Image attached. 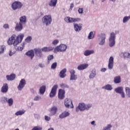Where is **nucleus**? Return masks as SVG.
<instances>
[{"label":"nucleus","instance_id":"obj_1","mask_svg":"<svg viewBox=\"0 0 130 130\" xmlns=\"http://www.w3.org/2000/svg\"><path fill=\"white\" fill-rule=\"evenodd\" d=\"M16 35H13L8 40L7 43L8 45H14L15 47L17 45H19L22 42L23 38H24V35L20 34L16 38Z\"/></svg>","mask_w":130,"mask_h":130},{"label":"nucleus","instance_id":"obj_2","mask_svg":"<svg viewBox=\"0 0 130 130\" xmlns=\"http://www.w3.org/2000/svg\"><path fill=\"white\" fill-rule=\"evenodd\" d=\"M116 38V35L115 32H112L110 33L109 38V45L110 47H113L115 45V39Z\"/></svg>","mask_w":130,"mask_h":130},{"label":"nucleus","instance_id":"obj_3","mask_svg":"<svg viewBox=\"0 0 130 130\" xmlns=\"http://www.w3.org/2000/svg\"><path fill=\"white\" fill-rule=\"evenodd\" d=\"M42 20L44 25L49 26L51 24V22H52V18H51V15H45L42 18Z\"/></svg>","mask_w":130,"mask_h":130},{"label":"nucleus","instance_id":"obj_4","mask_svg":"<svg viewBox=\"0 0 130 130\" xmlns=\"http://www.w3.org/2000/svg\"><path fill=\"white\" fill-rule=\"evenodd\" d=\"M68 48V46L65 44H60L59 46L56 47L53 51L54 53H57V52H64L67 50V48Z\"/></svg>","mask_w":130,"mask_h":130},{"label":"nucleus","instance_id":"obj_5","mask_svg":"<svg viewBox=\"0 0 130 130\" xmlns=\"http://www.w3.org/2000/svg\"><path fill=\"white\" fill-rule=\"evenodd\" d=\"M105 39H106V34L105 33H102L101 35H99L98 39L99 45H105Z\"/></svg>","mask_w":130,"mask_h":130},{"label":"nucleus","instance_id":"obj_6","mask_svg":"<svg viewBox=\"0 0 130 130\" xmlns=\"http://www.w3.org/2000/svg\"><path fill=\"white\" fill-rule=\"evenodd\" d=\"M23 7V4L20 2H15L12 3L11 7L13 11H16V10H20Z\"/></svg>","mask_w":130,"mask_h":130},{"label":"nucleus","instance_id":"obj_7","mask_svg":"<svg viewBox=\"0 0 130 130\" xmlns=\"http://www.w3.org/2000/svg\"><path fill=\"white\" fill-rule=\"evenodd\" d=\"M57 88H58V86L57 85H54L51 88V90L49 94V96L50 98H53L55 95H56V91L57 90Z\"/></svg>","mask_w":130,"mask_h":130},{"label":"nucleus","instance_id":"obj_8","mask_svg":"<svg viewBox=\"0 0 130 130\" xmlns=\"http://www.w3.org/2000/svg\"><path fill=\"white\" fill-rule=\"evenodd\" d=\"M64 105L67 108H73L74 105L73 104V101L70 99H66L64 100Z\"/></svg>","mask_w":130,"mask_h":130},{"label":"nucleus","instance_id":"obj_9","mask_svg":"<svg viewBox=\"0 0 130 130\" xmlns=\"http://www.w3.org/2000/svg\"><path fill=\"white\" fill-rule=\"evenodd\" d=\"M119 56L124 59H130V53L126 51L121 52L119 54Z\"/></svg>","mask_w":130,"mask_h":130},{"label":"nucleus","instance_id":"obj_10","mask_svg":"<svg viewBox=\"0 0 130 130\" xmlns=\"http://www.w3.org/2000/svg\"><path fill=\"white\" fill-rule=\"evenodd\" d=\"M49 116H53L56 114L57 112V107L54 106H52L51 108L49 109Z\"/></svg>","mask_w":130,"mask_h":130},{"label":"nucleus","instance_id":"obj_11","mask_svg":"<svg viewBox=\"0 0 130 130\" xmlns=\"http://www.w3.org/2000/svg\"><path fill=\"white\" fill-rule=\"evenodd\" d=\"M26 85V80L24 79H22L19 82V84L17 87L18 91H22L23 88Z\"/></svg>","mask_w":130,"mask_h":130},{"label":"nucleus","instance_id":"obj_12","mask_svg":"<svg viewBox=\"0 0 130 130\" xmlns=\"http://www.w3.org/2000/svg\"><path fill=\"white\" fill-rule=\"evenodd\" d=\"M114 63V58L111 56L109 59L108 69L109 70H112L113 69V64Z\"/></svg>","mask_w":130,"mask_h":130},{"label":"nucleus","instance_id":"obj_13","mask_svg":"<svg viewBox=\"0 0 130 130\" xmlns=\"http://www.w3.org/2000/svg\"><path fill=\"white\" fill-rule=\"evenodd\" d=\"M85 103H79L78 106L76 109V111L79 112V111H85Z\"/></svg>","mask_w":130,"mask_h":130},{"label":"nucleus","instance_id":"obj_14","mask_svg":"<svg viewBox=\"0 0 130 130\" xmlns=\"http://www.w3.org/2000/svg\"><path fill=\"white\" fill-rule=\"evenodd\" d=\"M9 91V85L8 83L3 84V86L1 88L2 93H8Z\"/></svg>","mask_w":130,"mask_h":130},{"label":"nucleus","instance_id":"obj_15","mask_svg":"<svg viewBox=\"0 0 130 130\" xmlns=\"http://www.w3.org/2000/svg\"><path fill=\"white\" fill-rule=\"evenodd\" d=\"M15 30L17 32H20L23 30V24L22 23H16V26L15 27Z\"/></svg>","mask_w":130,"mask_h":130},{"label":"nucleus","instance_id":"obj_16","mask_svg":"<svg viewBox=\"0 0 130 130\" xmlns=\"http://www.w3.org/2000/svg\"><path fill=\"white\" fill-rule=\"evenodd\" d=\"M66 93V91L64 90L60 89L58 90V97L59 99H60L61 100L62 99H63L64 98V94Z\"/></svg>","mask_w":130,"mask_h":130},{"label":"nucleus","instance_id":"obj_17","mask_svg":"<svg viewBox=\"0 0 130 130\" xmlns=\"http://www.w3.org/2000/svg\"><path fill=\"white\" fill-rule=\"evenodd\" d=\"M74 28L76 32H80V31L82 30V24L80 23L78 24L77 23H74Z\"/></svg>","mask_w":130,"mask_h":130},{"label":"nucleus","instance_id":"obj_18","mask_svg":"<svg viewBox=\"0 0 130 130\" xmlns=\"http://www.w3.org/2000/svg\"><path fill=\"white\" fill-rule=\"evenodd\" d=\"M35 51L38 57H42V56H43V54H42V50H41V49H35Z\"/></svg>","mask_w":130,"mask_h":130},{"label":"nucleus","instance_id":"obj_19","mask_svg":"<svg viewBox=\"0 0 130 130\" xmlns=\"http://www.w3.org/2000/svg\"><path fill=\"white\" fill-rule=\"evenodd\" d=\"M88 67H89V64L87 63L81 64L78 66L77 70L78 71H83V70H86Z\"/></svg>","mask_w":130,"mask_h":130},{"label":"nucleus","instance_id":"obj_20","mask_svg":"<svg viewBox=\"0 0 130 130\" xmlns=\"http://www.w3.org/2000/svg\"><path fill=\"white\" fill-rule=\"evenodd\" d=\"M25 55L28 56V57H30V59H33L35 56L34 51L33 50H29L25 53Z\"/></svg>","mask_w":130,"mask_h":130},{"label":"nucleus","instance_id":"obj_21","mask_svg":"<svg viewBox=\"0 0 130 130\" xmlns=\"http://www.w3.org/2000/svg\"><path fill=\"white\" fill-rule=\"evenodd\" d=\"M41 49L43 52H49V51L53 50L54 48L52 47H44Z\"/></svg>","mask_w":130,"mask_h":130},{"label":"nucleus","instance_id":"obj_22","mask_svg":"<svg viewBox=\"0 0 130 130\" xmlns=\"http://www.w3.org/2000/svg\"><path fill=\"white\" fill-rule=\"evenodd\" d=\"M6 79L7 81H14L16 79V75L11 74L10 75H7Z\"/></svg>","mask_w":130,"mask_h":130},{"label":"nucleus","instance_id":"obj_23","mask_svg":"<svg viewBox=\"0 0 130 130\" xmlns=\"http://www.w3.org/2000/svg\"><path fill=\"white\" fill-rule=\"evenodd\" d=\"M102 89L106 90L107 91H111L113 89V87L110 84H107L102 87Z\"/></svg>","mask_w":130,"mask_h":130},{"label":"nucleus","instance_id":"obj_24","mask_svg":"<svg viewBox=\"0 0 130 130\" xmlns=\"http://www.w3.org/2000/svg\"><path fill=\"white\" fill-rule=\"evenodd\" d=\"M66 73H67V69H63L60 72L59 76L62 79H63V78H66V77H67V74Z\"/></svg>","mask_w":130,"mask_h":130},{"label":"nucleus","instance_id":"obj_25","mask_svg":"<svg viewBox=\"0 0 130 130\" xmlns=\"http://www.w3.org/2000/svg\"><path fill=\"white\" fill-rule=\"evenodd\" d=\"M69 115H70V113H69V112H64L59 115V118L62 119V118L67 117V116H69Z\"/></svg>","mask_w":130,"mask_h":130},{"label":"nucleus","instance_id":"obj_26","mask_svg":"<svg viewBox=\"0 0 130 130\" xmlns=\"http://www.w3.org/2000/svg\"><path fill=\"white\" fill-rule=\"evenodd\" d=\"M26 20H27V18L25 16H21L19 18V21H20L19 23L22 24H26V22H27Z\"/></svg>","mask_w":130,"mask_h":130},{"label":"nucleus","instance_id":"obj_27","mask_svg":"<svg viewBox=\"0 0 130 130\" xmlns=\"http://www.w3.org/2000/svg\"><path fill=\"white\" fill-rule=\"evenodd\" d=\"M96 75H97V71H96V70H92L89 76V78L94 79V78L96 77Z\"/></svg>","mask_w":130,"mask_h":130},{"label":"nucleus","instance_id":"obj_28","mask_svg":"<svg viewBox=\"0 0 130 130\" xmlns=\"http://www.w3.org/2000/svg\"><path fill=\"white\" fill-rule=\"evenodd\" d=\"M94 52V50H86L84 51V55L85 56H89V55H91V54H93Z\"/></svg>","mask_w":130,"mask_h":130},{"label":"nucleus","instance_id":"obj_29","mask_svg":"<svg viewBox=\"0 0 130 130\" xmlns=\"http://www.w3.org/2000/svg\"><path fill=\"white\" fill-rule=\"evenodd\" d=\"M114 82L115 84H119L121 82V78L120 76H116L114 78Z\"/></svg>","mask_w":130,"mask_h":130},{"label":"nucleus","instance_id":"obj_30","mask_svg":"<svg viewBox=\"0 0 130 130\" xmlns=\"http://www.w3.org/2000/svg\"><path fill=\"white\" fill-rule=\"evenodd\" d=\"M25 112H26V110L24 109L20 110L16 112L15 113V115H16V116H21V115H23V114H25Z\"/></svg>","mask_w":130,"mask_h":130},{"label":"nucleus","instance_id":"obj_31","mask_svg":"<svg viewBox=\"0 0 130 130\" xmlns=\"http://www.w3.org/2000/svg\"><path fill=\"white\" fill-rule=\"evenodd\" d=\"M45 91H46V86L45 85H43L40 88L39 92L42 95L45 93Z\"/></svg>","mask_w":130,"mask_h":130},{"label":"nucleus","instance_id":"obj_32","mask_svg":"<svg viewBox=\"0 0 130 130\" xmlns=\"http://www.w3.org/2000/svg\"><path fill=\"white\" fill-rule=\"evenodd\" d=\"M56 4H57V0H51L49 3V6L50 7H56Z\"/></svg>","mask_w":130,"mask_h":130},{"label":"nucleus","instance_id":"obj_33","mask_svg":"<svg viewBox=\"0 0 130 130\" xmlns=\"http://www.w3.org/2000/svg\"><path fill=\"white\" fill-rule=\"evenodd\" d=\"M114 91L115 92H116V93H117L118 94H120V93H121V92L123 91V87L121 86H119L115 88Z\"/></svg>","mask_w":130,"mask_h":130},{"label":"nucleus","instance_id":"obj_34","mask_svg":"<svg viewBox=\"0 0 130 130\" xmlns=\"http://www.w3.org/2000/svg\"><path fill=\"white\" fill-rule=\"evenodd\" d=\"M8 102V98L6 96H2L0 98V102L2 103V104H5V103H7Z\"/></svg>","mask_w":130,"mask_h":130},{"label":"nucleus","instance_id":"obj_35","mask_svg":"<svg viewBox=\"0 0 130 130\" xmlns=\"http://www.w3.org/2000/svg\"><path fill=\"white\" fill-rule=\"evenodd\" d=\"M59 86L60 88H62V89H69L70 88V86H69V85L63 83H61L59 85Z\"/></svg>","mask_w":130,"mask_h":130},{"label":"nucleus","instance_id":"obj_36","mask_svg":"<svg viewBox=\"0 0 130 130\" xmlns=\"http://www.w3.org/2000/svg\"><path fill=\"white\" fill-rule=\"evenodd\" d=\"M6 103L8 104L9 106H12L14 104V100L13 98L8 99Z\"/></svg>","mask_w":130,"mask_h":130},{"label":"nucleus","instance_id":"obj_37","mask_svg":"<svg viewBox=\"0 0 130 130\" xmlns=\"http://www.w3.org/2000/svg\"><path fill=\"white\" fill-rule=\"evenodd\" d=\"M92 106H93V105L92 104H85V110H89Z\"/></svg>","mask_w":130,"mask_h":130},{"label":"nucleus","instance_id":"obj_38","mask_svg":"<svg viewBox=\"0 0 130 130\" xmlns=\"http://www.w3.org/2000/svg\"><path fill=\"white\" fill-rule=\"evenodd\" d=\"M5 49H6V46H0V54H3V53H4L5 52Z\"/></svg>","mask_w":130,"mask_h":130},{"label":"nucleus","instance_id":"obj_39","mask_svg":"<svg viewBox=\"0 0 130 130\" xmlns=\"http://www.w3.org/2000/svg\"><path fill=\"white\" fill-rule=\"evenodd\" d=\"M76 80H78V77L76 75H72L70 76V81H76Z\"/></svg>","mask_w":130,"mask_h":130},{"label":"nucleus","instance_id":"obj_40","mask_svg":"<svg viewBox=\"0 0 130 130\" xmlns=\"http://www.w3.org/2000/svg\"><path fill=\"white\" fill-rule=\"evenodd\" d=\"M125 92H126V95L128 96L129 98H130V88L125 87Z\"/></svg>","mask_w":130,"mask_h":130},{"label":"nucleus","instance_id":"obj_41","mask_svg":"<svg viewBox=\"0 0 130 130\" xmlns=\"http://www.w3.org/2000/svg\"><path fill=\"white\" fill-rule=\"evenodd\" d=\"M112 125L111 124H108L106 126L104 127L102 130H111Z\"/></svg>","mask_w":130,"mask_h":130},{"label":"nucleus","instance_id":"obj_42","mask_svg":"<svg viewBox=\"0 0 130 130\" xmlns=\"http://www.w3.org/2000/svg\"><path fill=\"white\" fill-rule=\"evenodd\" d=\"M56 67H57V63L55 62L51 66V70H55V69H56Z\"/></svg>","mask_w":130,"mask_h":130},{"label":"nucleus","instance_id":"obj_43","mask_svg":"<svg viewBox=\"0 0 130 130\" xmlns=\"http://www.w3.org/2000/svg\"><path fill=\"white\" fill-rule=\"evenodd\" d=\"M31 40H32V37L31 36H28L25 39V41L26 42H27V43H30Z\"/></svg>","mask_w":130,"mask_h":130},{"label":"nucleus","instance_id":"obj_44","mask_svg":"<svg viewBox=\"0 0 130 130\" xmlns=\"http://www.w3.org/2000/svg\"><path fill=\"white\" fill-rule=\"evenodd\" d=\"M41 100V96L40 95H37L34 98V101H40Z\"/></svg>","mask_w":130,"mask_h":130},{"label":"nucleus","instance_id":"obj_45","mask_svg":"<svg viewBox=\"0 0 130 130\" xmlns=\"http://www.w3.org/2000/svg\"><path fill=\"white\" fill-rule=\"evenodd\" d=\"M88 39H94V36L93 35V31H91L88 36Z\"/></svg>","mask_w":130,"mask_h":130},{"label":"nucleus","instance_id":"obj_46","mask_svg":"<svg viewBox=\"0 0 130 130\" xmlns=\"http://www.w3.org/2000/svg\"><path fill=\"white\" fill-rule=\"evenodd\" d=\"M129 16H125L123 18V23H126L128 20H129Z\"/></svg>","mask_w":130,"mask_h":130},{"label":"nucleus","instance_id":"obj_47","mask_svg":"<svg viewBox=\"0 0 130 130\" xmlns=\"http://www.w3.org/2000/svg\"><path fill=\"white\" fill-rule=\"evenodd\" d=\"M16 51H22L23 50V47H17L15 48Z\"/></svg>","mask_w":130,"mask_h":130},{"label":"nucleus","instance_id":"obj_48","mask_svg":"<svg viewBox=\"0 0 130 130\" xmlns=\"http://www.w3.org/2000/svg\"><path fill=\"white\" fill-rule=\"evenodd\" d=\"M58 42H59V41H58V40H55L52 42V44L53 45H57Z\"/></svg>","mask_w":130,"mask_h":130},{"label":"nucleus","instance_id":"obj_49","mask_svg":"<svg viewBox=\"0 0 130 130\" xmlns=\"http://www.w3.org/2000/svg\"><path fill=\"white\" fill-rule=\"evenodd\" d=\"M53 55H49L48 56L47 58L48 60H52V59H53Z\"/></svg>","mask_w":130,"mask_h":130},{"label":"nucleus","instance_id":"obj_50","mask_svg":"<svg viewBox=\"0 0 130 130\" xmlns=\"http://www.w3.org/2000/svg\"><path fill=\"white\" fill-rule=\"evenodd\" d=\"M91 125H92V126H93V127H95V126H96L97 125V124H96V121H95V120H93L92 121H91L90 122Z\"/></svg>","mask_w":130,"mask_h":130},{"label":"nucleus","instance_id":"obj_51","mask_svg":"<svg viewBox=\"0 0 130 130\" xmlns=\"http://www.w3.org/2000/svg\"><path fill=\"white\" fill-rule=\"evenodd\" d=\"M121 96L122 97V98H125V93H124V91L121 92V93H120Z\"/></svg>","mask_w":130,"mask_h":130},{"label":"nucleus","instance_id":"obj_52","mask_svg":"<svg viewBox=\"0 0 130 130\" xmlns=\"http://www.w3.org/2000/svg\"><path fill=\"white\" fill-rule=\"evenodd\" d=\"M64 21L67 23H70V17H66L64 18Z\"/></svg>","mask_w":130,"mask_h":130},{"label":"nucleus","instance_id":"obj_53","mask_svg":"<svg viewBox=\"0 0 130 130\" xmlns=\"http://www.w3.org/2000/svg\"><path fill=\"white\" fill-rule=\"evenodd\" d=\"M78 21H81V19L73 18V23H75V22H78Z\"/></svg>","mask_w":130,"mask_h":130},{"label":"nucleus","instance_id":"obj_54","mask_svg":"<svg viewBox=\"0 0 130 130\" xmlns=\"http://www.w3.org/2000/svg\"><path fill=\"white\" fill-rule=\"evenodd\" d=\"M3 28L4 29H9L10 27H9V24H5L3 25Z\"/></svg>","mask_w":130,"mask_h":130},{"label":"nucleus","instance_id":"obj_55","mask_svg":"<svg viewBox=\"0 0 130 130\" xmlns=\"http://www.w3.org/2000/svg\"><path fill=\"white\" fill-rule=\"evenodd\" d=\"M75 74H76V71L75 70H70L71 76H72L73 75H75Z\"/></svg>","mask_w":130,"mask_h":130},{"label":"nucleus","instance_id":"obj_56","mask_svg":"<svg viewBox=\"0 0 130 130\" xmlns=\"http://www.w3.org/2000/svg\"><path fill=\"white\" fill-rule=\"evenodd\" d=\"M75 7V5H74V3H72L70 4V8L69 9V11H72L73 10V8Z\"/></svg>","mask_w":130,"mask_h":130},{"label":"nucleus","instance_id":"obj_57","mask_svg":"<svg viewBox=\"0 0 130 130\" xmlns=\"http://www.w3.org/2000/svg\"><path fill=\"white\" fill-rule=\"evenodd\" d=\"M83 8H79L78 9V13L79 14H83Z\"/></svg>","mask_w":130,"mask_h":130},{"label":"nucleus","instance_id":"obj_58","mask_svg":"<svg viewBox=\"0 0 130 130\" xmlns=\"http://www.w3.org/2000/svg\"><path fill=\"white\" fill-rule=\"evenodd\" d=\"M45 120H46L47 121H49V120H50V117H48V116H45Z\"/></svg>","mask_w":130,"mask_h":130},{"label":"nucleus","instance_id":"obj_59","mask_svg":"<svg viewBox=\"0 0 130 130\" xmlns=\"http://www.w3.org/2000/svg\"><path fill=\"white\" fill-rule=\"evenodd\" d=\"M69 23H74V18L69 17Z\"/></svg>","mask_w":130,"mask_h":130},{"label":"nucleus","instance_id":"obj_60","mask_svg":"<svg viewBox=\"0 0 130 130\" xmlns=\"http://www.w3.org/2000/svg\"><path fill=\"white\" fill-rule=\"evenodd\" d=\"M39 67L40 68H41V69H43V68L45 67V65L44 64H42V63H40L39 64Z\"/></svg>","mask_w":130,"mask_h":130},{"label":"nucleus","instance_id":"obj_61","mask_svg":"<svg viewBox=\"0 0 130 130\" xmlns=\"http://www.w3.org/2000/svg\"><path fill=\"white\" fill-rule=\"evenodd\" d=\"M35 117L37 119H39V118H40V116L39 114H35Z\"/></svg>","mask_w":130,"mask_h":130},{"label":"nucleus","instance_id":"obj_62","mask_svg":"<svg viewBox=\"0 0 130 130\" xmlns=\"http://www.w3.org/2000/svg\"><path fill=\"white\" fill-rule=\"evenodd\" d=\"M107 70L106 68H102L101 72H102V73H105V71H107Z\"/></svg>","mask_w":130,"mask_h":130},{"label":"nucleus","instance_id":"obj_63","mask_svg":"<svg viewBox=\"0 0 130 130\" xmlns=\"http://www.w3.org/2000/svg\"><path fill=\"white\" fill-rule=\"evenodd\" d=\"M9 54L10 56H12V55L15 54V52H12V51H10Z\"/></svg>","mask_w":130,"mask_h":130},{"label":"nucleus","instance_id":"obj_64","mask_svg":"<svg viewBox=\"0 0 130 130\" xmlns=\"http://www.w3.org/2000/svg\"><path fill=\"white\" fill-rule=\"evenodd\" d=\"M30 91L31 93H32V94H34V93H35V90H34V88H30Z\"/></svg>","mask_w":130,"mask_h":130}]
</instances>
